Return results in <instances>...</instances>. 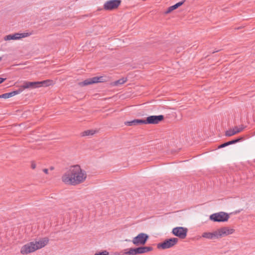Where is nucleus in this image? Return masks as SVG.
<instances>
[{
	"label": "nucleus",
	"instance_id": "nucleus-24",
	"mask_svg": "<svg viewBox=\"0 0 255 255\" xmlns=\"http://www.w3.org/2000/svg\"><path fill=\"white\" fill-rule=\"evenodd\" d=\"M109 252L106 250L102 252L96 253L94 255H109Z\"/></svg>",
	"mask_w": 255,
	"mask_h": 255
},
{
	"label": "nucleus",
	"instance_id": "nucleus-28",
	"mask_svg": "<svg viewBox=\"0 0 255 255\" xmlns=\"http://www.w3.org/2000/svg\"><path fill=\"white\" fill-rule=\"evenodd\" d=\"M228 143H229V145L235 143L234 139H232L231 140L228 141Z\"/></svg>",
	"mask_w": 255,
	"mask_h": 255
},
{
	"label": "nucleus",
	"instance_id": "nucleus-26",
	"mask_svg": "<svg viewBox=\"0 0 255 255\" xmlns=\"http://www.w3.org/2000/svg\"><path fill=\"white\" fill-rule=\"evenodd\" d=\"M228 145H229L228 142L227 141V142H224V143L220 144V145H219L218 148H223V147H225Z\"/></svg>",
	"mask_w": 255,
	"mask_h": 255
},
{
	"label": "nucleus",
	"instance_id": "nucleus-9",
	"mask_svg": "<svg viewBox=\"0 0 255 255\" xmlns=\"http://www.w3.org/2000/svg\"><path fill=\"white\" fill-rule=\"evenodd\" d=\"M164 119V117L163 115L150 116L147 117L146 119L144 120V124L152 125L157 124L163 121Z\"/></svg>",
	"mask_w": 255,
	"mask_h": 255
},
{
	"label": "nucleus",
	"instance_id": "nucleus-22",
	"mask_svg": "<svg viewBox=\"0 0 255 255\" xmlns=\"http://www.w3.org/2000/svg\"><path fill=\"white\" fill-rule=\"evenodd\" d=\"M123 255H135V248H130L128 251L125 252Z\"/></svg>",
	"mask_w": 255,
	"mask_h": 255
},
{
	"label": "nucleus",
	"instance_id": "nucleus-18",
	"mask_svg": "<svg viewBox=\"0 0 255 255\" xmlns=\"http://www.w3.org/2000/svg\"><path fill=\"white\" fill-rule=\"evenodd\" d=\"M128 79L127 78H122L118 80L111 83V85L113 86H118L120 85H122L127 81Z\"/></svg>",
	"mask_w": 255,
	"mask_h": 255
},
{
	"label": "nucleus",
	"instance_id": "nucleus-29",
	"mask_svg": "<svg viewBox=\"0 0 255 255\" xmlns=\"http://www.w3.org/2000/svg\"><path fill=\"white\" fill-rule=\"evenodd\" d=\"M31 166L32 169H35L36 167V164L34 162H32Z\"/></svg>",
	"mask_w": 255,
	"mask_h": 255
},
{
	"label": "nucleus",
	"instance_id": "nucleus-23",
	"mask_svg": "<svg viewBox=\"0 0 255 255\" xmlns=\"http://www.w3.org/2000/svg\"><path fill=\"white\" fill-rule=\"evenodd\" d=\"M245 139V137L243 136H239L235 139H234L235 143H236L237 142L242 141Z\"/></svg>",
	"mask_w": 255,
	"mask_h": 255
},
{
	"label": "nucleus",
	"instance_id": "nucleus-17",
	"mask_svg": "<svg viewBox=\"0 0 255 255\" xmlns=\"http://www.w3.org/2000/svg\"><path fill=\"white\" fill-rule=\"evenodd\" d=\"M38 82V86L39 87H45L49 86H50L53 84V81L51 80H46L42 81H37Z\"/></svg>",
	"mask_w": 255,
	"mask_h": 255
},
{
	"label": "nucleus",
	"instance_id": "nucleus-8",
	"mask_svg": "<svg viewBox=\"0 0 255 255\" xmlns=\"http://www.w3.org/2000/svg\"><path fill=\"white\" fill-rule=\"evenodd\" d=\"M188 229L182 227H177L173 228L172 233L181 239H184L186 236Z\"/></svg>",
	"mask_w": 255,
	"mask_h": 255
},
{
	"label": "nucleus",
	"instance_id": "nucleus-27",
	"mask_svg": "<svg viewBox=\"0 0 255 255\" xmlns=\"http://www.w3.org/2000/svg\"><path fill=\"white\" fill-rule=\"evenodd\" d=\"M245 127L243 126H242V127L240 128H238L237 127H235V130H240L241 129V131H242L244 129Z\"/></svg>",
	"mask_w": 255,
	"mask_h": 255
},
{
	"label": "nucleus",
	"instance_id": "nucleus-4",
	"mask_svg": "<svg viewBox=\"0 0 255 255\" xmlns=\"http://www.w3.org/2000/svg\"><path fill=\"white\" fill-rule=\"evenodd\" d=\"M230 218L229 215L224 212H220L214 213L209 217L210 220L214 222H227Z\"/></svg>",
	"mask_w": 255,
	"mask_h": 255
},
{
	"label": "nucleus",
	"instance_id": "nucleus-6",
	"mask_svg": "<svg viewBox=\"0 0 255 255\" xmlns=\"http://www.w3.org/2000/svg\"><path fill=\"white\" fill-rule=\"evenodd\" d=\"M148 239L149 236L147 234L141 233L133 238L132 242L136 246L139 245L143 246L146 244Z\"/></svg>",
	"mask_w": 255,
	"mask_h": 255
},
{
	"label": "nucleus",
	"instance_id": "nucleus-1",
	"mask_svg": "<svg viewBox=\"0 0 255 255\" xmlns=\"http://www.w3.org/2000/svg\"><path fill=\"white\" fill-rule=\"evenodd\" d=\"M87 178L85 170L78 164L69 167L61 177L62 181L66 184L77 185L83 183Z\"/></svg>",
	"mask_w": 255,
	"mask_h": 255
},
{
	"label": "nucleus",
	"instance_id": "nucleus-5",
	"mask_svg": "<svg viewBox=\"0 0 255 255\" xmlns=\"http://www.w3.org/2000/svg\"><path fill=\"white\" fill-rule=\"evenodd\" d=\"M178 240V239L176 238H172L166 239L164 242L158 244L157 248L159 249H161L163 250L172 248L177 244Z\"/></svg>",
	"mask_w": 255,
	"mask_h": 255
},
{
	"label": "nucleus",
	"instance_id": "nucleus-30",
	"mask_svg": "<svg viewBox=\"0 0 255 255\" xmlns=\"http://www.w3.org/2000/svg\"><path fill=\"white\" fill-rule=\"evenodd\" d=\"M5 80L6 78H0V84L3 83Z\"/></svg>",
	"mask_w": 255,
	"mask_h": 255
},
{
	"label": "nucleus",
	"instance_id": "nucleus-31",
	"mask_svg": "<svg viewBox=\"0 0 255 255\" xmlns=\"http://www.w3.org/2000/svg\"><path fill=\"white\" fill-rule=\"evenodd\" d=\"M43 171L46 173V174H48V169H47V168H44L43 169Z\"/></svg>",
	"mask_w": 255,
	"mask_h": 255
},
{
	"label": "nucleus",
	"instance_id": "nucleus-32",
	"mask_svg": "<svg viewBox=\"0 0 255 255\" xmlns=\"http://www.w3.org/2000/svg\"><path fill=\"white\" fill-rule=\"evenodd\" d=\"M50 169L51 170H53L54 169V167H53V166H51V167H50Z\"/></svg>",
	"mask_w": 255,
	"mask_h": 255
},
{
	"label": "nucleus",
	"instance_id": "nucleus-10",
	"mask_svg": "<svg viewBox=\"0 0 255 255\" xmlns=\"http://www.w3.org/2000/svg\"><path fill=\"white\" fill-rule=\"evenodd\" d=\"M31 34V33H15L13 34H9L4 37V40H18L21 38L26 37L30 36Z\"/></svg>",
	"mask_w": 255,
	"mask_h": 255
},
{
	"label": "nucleus",
	"instance_id": "nucleus-13",
	"mask_svg": "<svg viewBox=\"0 0 255 255\" xmlns=\"http://www.w3.org/2000/svg\"><path fill=\"white\" fill-rule=\"evenodd\" d=\"M142 124H145L144 119H134L131 121H127L125 122V125L128 126H134Z\"/></svg>",
	"mask_w": 255,
	"mask_h": 255
},
{
	"label": "nucleus",
	"instance_id": "nucleus-20",
	"mask_svg": "<svg viewBox=\"0 0 255 255\" xmlns=\"http://www.w3.org/2000/svg\"><path fill=\"white\" fill-rule=\"evenodd\" d=\"M140 248L142 254L152 251L153 250V248L151 247L140 246Z\"/></svg>",
	"mask_w": 255,
	"mask_h": 255
},
{
	"label": "nucleus",
	"instance_id": "nucleus-19",
	"mask_svg": "<svg viewBox=\"0 0 255 255\" xmlns=\"http://www.w3.org/2000/svg\"><path fill=\"white\" fill-rule=\"evenodd\" d=\"M241 132L240 130H235V129H233V130L230 129L227 130L225 132V135L226 136H233L237 133H238Z\"/></svg>",
	"mask_w": 255,
	"mask_h": 255
},
{
	"label": "nucleus",
	"instance_id": "nucleus-21",
	"mask_svg": "<svg viewBox=\"0 0 255 255\" xmlns=\"http://www.w3.org/2000/svg\"><path fill=\"white\" fill-rule=\"evenodd\" d=\"M95 133V131L93 130H85L82 133V136H88L93 135Z\"/></svg>",
	"mask_w": 255,
	"mask_h": 255
},
{
	"label": "nucleus",
	"instance_id": "nucleus-7",
	"mask_svg": "<svg viewBox=\"0 0 255 255\" xmlns=\"http://www.w3.org/2000/svg\"><path fill=\"white\" fill-rule=\"evenodd\" d=\"M121 2V0H109L105 2L103 8L105 10L112 11L117 9Z\"/></svg>",
	"mask_w": 255,
	"mask_h": 255
},
{
	"label": "nucleus",
	"instance_id": "nucleus-16",
	"mask_svg": "<svg viewBox=\"0 0 255 255\" xmlns=\"http://www.w3.org/2000/svg\"><path fill=\"white\" fill-rule=\"evenodd\" d=\"M185 1V0H183L181 1L176 3V4H175L173 5H172V6L169 7L168 8V9H167V10L166 11L165 13H169L171 12L172 11H173V10L177 9L178 7L181 6L184 3Z\"/></svg>",
	"mask_w": 255,
	"mask_h": 255
},
{
	"label": "nucleus",
	"instance_id": "nucleus-33",
	"mask_svg": "<svg viewBox=\"0 0 255 255\" xmlns=\"http://www.w3.org/2000/svg\"><path fill=\"white\" fill-rule=\"evenodd\" d=\"M2 59V57H0V61H1Z\"/></svg>",
	"mask_w": 255,
	"mask_h": 255
},
{
	"label": "nucleus",
	"instance_id": "nucleus-14",
	"mask_svg": "<svg viewBox=\"0 0 255 255\" xmlns=\"http://www.w3.org/2000/svg\"><path fill=\"white\" fill-rule=\"evenodd\" d=\"M49 242L48 238H44L38 242H36L34 244L35 245L36 250L41 249L46 246Z\"/></svg>",
	"mask_w": 255,
	"mask_h": 255
},
{
	"label": "nucleus",
	"instance_id": "nucleus-34",
	"mask_svg": "<svg viewBox=\"0 0 255 255\" xmlns=\"http://www.w3.org/2000/svg\"><path fill=\"white\" fill-rule=\"evenodd\" d=\"M219 51V50H217V51H214V52H212V53H215V52H218V51Z\"/></svg>",
	"mask_w": 255,
	"mask_h": 255
},
{
	"label": "nucleus",
	"instance_id": "nucleus-15",
	"mask_svg": "<svg viewBox=\"0 0 255 255\" xmlns=\"http://www.w3.org/2000/svg\"><path fill=\"white\" fill-rule=\"evenodd\" d=\"M21 93V90H16L9 93H4L0 95V99H7Z\"/></svg>",
	"mask_w": 255,
	"mask_h": 255
},
{
	"label": "nucleus",
	"instance_id": "nucleus-3",
	"mask_svg": "<svg viewBox=\"0 0 255 255\" xmlns=\"http://www.w3.org/2000/svg\"><path fill=\"white\" fill-rule=\"evenodd\" d=\"M108 80V77L107 76L94 77L79 82L78 84L79 86L83 87L97 83L106 82Z\"/></svg>",
	"mask_w": 255,
	"mask_h": 255
},
{
	"label": "nucleus",
	"instance_id": "nucleus-25",
	"mask_svg": "<svg viewBox=\"0 0 255 255\" xmlns=\"http://www.w3.org/2000/svg\"><path fill=\"white\" fill-rule=\"evenodd\" d=\"M142 254L140 247L135 248V255Z\"/></svg>",
	"mask_w": 255,
	"mask_h": 255
},
{
	"label": "nucleus",
	"instance_id": "nucleus-11",
	"mask_svg": "<svg viewBox=\"0 0 255 255\" xmlns=\"http://www.w3.org/2000/svg\"><path fill=\"white\" fill-rule=\"evenodd\" d=\"M37 250L34 242H30L24 245L21 249L20 253L26 255Z\"/></svg>",
	"mask_w": 255,
	"mask_h": 255
},
{
	"label": "nucleus",
	"instance_id": "nucleus-12",
	"mask_svg": "<svg viewBox=\"0 0 255 255\" xmlns=\"http://www.w3.org/2000/svg\"><path fill=\"white\" fill-rule=\"evenodd\" d=\"M38 88V82L25 81L22 85H21L18 90H21V92L25 89H34Z\"/></svg>",
	"mask_w": 255,
	"mask_h": 255
},
{
	"label": "nucleus",
	"instance_id": "nucleus-2",
	"mask_svg": "<svg viewBox=\"0 0 255 255\" xmlns=\"http://www.w3.org/2000/svg\"><path fill=\"white\" fill-rule=\"evenodd\" d=\"M234 231L233 229L224 227L213 232H204L202 234V237L210 240L218 239L233 234Z\"/></svg>",
	"mask_w": 255,
	"mask_h": 255
}]
</instances>
